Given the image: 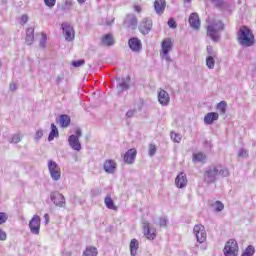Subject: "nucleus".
Here are the masks:
<instances>
[{
  "label": "nucleus",
  "instance_id": "obj_33",
  "mask_svg": "<svg viewBox=\"0 0 256 256\" xmlns=\"http://www.w3.org/2000/svg\"><path fill=\"white\" fill-rule=\"evenodd\" d=\"M217 110L220 111V113H222V115H225L227 113V102L221 101L217 105Z\"/></svg>",
  "mask_w": 256,
  "mask_h": 256
},
{
  "label": "nucleus",
  "instance_id": "obj_1",
  "mask_svg": "<svg viewBox=\"0 0 256 256\" xmlns=\"http://www.w3.org/2000/svg\"><path fill=\"white\" fill-rule=\"evenodd\" d=\"M219 177H229V169L222 166H210L204 172V183H215Z\"/></svg>",
  "mask_w": 256,
  "mask_h": 256
},
{
  "label": "nucleus",
  "instance_id": "obj_49",
  "mask_svg": "<svg viewBox=\"0 0 256 256\" xmlns=\"http://www.w3.org/2000/svg\"><path fill=\"white\" fill-rule=\"evenodd\" d=\"M7 240V233H5V231H3L0 228V241H6Z\"/></svg>",
  "mask_w": 256,
  "mask_h": 256
},
{
  "label": "nucleus",
  "instance_id": "obj_39",
  "mask_svg": "<svg viewBox=\"0 0 256 256\" xmlns=\"http://www.w3.org/2000/svg\"><path fill=\"white\" fill-rule=\"evenodd\" d=\"M46 43H47V34H45V33L42 32V38L40 39L39 46H40L42 49H45Z\"/></svg>",
  "mask_w": 256,
  "mask_h": 256
},
{
  "label": "nucleus",
  "instance_id": "obj_3",
  "mask_svg": "<svg viewBox=\"0 0 256 256\" xmlns=\"http://www.w3.org/2000/svg\"><path fill=\"white\" fill-rule=\"evenodd\" d=\"M225 29V25L221 20H214L207 26V35L214 41V43H218L221 39V31Z\"/></svg>",
  "mask_w": 256,
  "mask_h": 256
},
{
  "label": "nucleus",
  "instance_id": "obj_24",
  "mask_svg": "<svg viewBox=\"0 0 256 256\" xmlns=\"http://www.w3.org/2000/svg\"><path fill=\"white\" fill-rule=\"evenodd\" d=\"M101 45L103 47H111L115 45V39H113V35L106 34L105 36H103L101 39Z\"/></svg>",
  "mask_w": 256,
  "mask_h": 256
},
{
  "label": "nucleus",
  "instance_id": "obj_52",
  "mask_svg": "<svg viewBox=\"0 0 256 256\" xmlns=\"http://www.w3.org/2000/svg\"><path fill=\"white\" fill-rule=\"evenodd\" d=\"M9 88H10V91H17V84L12 82L10 83Z\"/></svg>",
  "mask_w": 256,
  "mask_h": 256
},
{
  "label": "nucleus",
  "instance_id": "obj_57",
  "mask_svg": "<svg viewBox=\"0 0 256 256\" xmlns=\"http://www.w3.org/2000/svg\"><path fill=\"white\" fill-rule=\"evenodd\" d=\"M44 219H45V224L48 225L49 224V214H45Z\"/></svg>",
  "mask_w": 256,
  "mask_h": 256
},
{
  "label": "nucleus",
  "instance_id": "obj_18",
  "mask_svg": "<svg viewBox=\"0 0 256 256\" xmlns=\"http://www.w3.org/2000/svg\"><path fill=\"white\" fill-rule=\"evenodd\" d=\"M68 143L74 151H81V142H79V137L77 135H70L68 138Z\"/></svg>",
  "mask_w": 256,
  "mask_h": 256
},
{
  "label": "nucleus",
  "instance_id": "obj_11",
  "mask_svg": "<svg viewBox=\"0 0 256 256\" xmlns=\"http://www.w3.org/2000/svg\"><path fill=\"white\" fill-rule=\"evenodd\" d=\"M62 31L66 41H73L75 39V30L68 22L62 23Z\"/></svg>",
  "mask_w": 256,
  "mask_h": 256
},
{
  "label": "nucleus",
  "instance_id": "obj_4",
  "mask_svg": "<svg viewBox=\"0 0 256 256\" xmlns=\"http://www.w3.org/2000/svg\"><path fill=\"white\" fill-rule=\"evenodd\" d=\"M171 51H173V41L171 40V38H166L161 43L160 57H162V59H165L167 63H171L173 61V59H171V56L169 55Z\"/></svg>",
  "mask_w": 256,
  "mask_h": 256
},
{
  "label": "nucleus",
  "instance_id": "obj_41",
  "mask_svg": "<svg viewBox=\"0 0 256 256\" xmlns=\"http://www.w3.org/2000/svg\"><path fill=\"white\" fill-rule=\"evenodd\" d=\"M155 153H157V147L155 146V144H150V146H149V156L153 157V155H155Z\"/></svg>",
  "mask_w": 256,
  "mask_h": 256
},
{
  "label": "nucleus",
  "instance_id": "obj_40",
  "mask_svg": "<svg viewBox=\"0 0 256 256\" xmlns=\"http://www.w3.org/2000/svg\"><path fill=\"white\" fill-rule=\"evenodd\" d=\"M9 219V216L5 212H0V225H3V223H7V220Z\"/></svg>",
  "mask_w": 256,
  "mask_h": 256
},
{
  "label": "nucleus",
  "instance_id": "obj_42",
  "mask_svg": "<svg viewBox=\"0 0 256 256\" xmlns=\"http://www.w3.org/2000/svg\"><path fill=\"white\" fill-rule=\"evenodd\" d=\"M135 115H137V109L128 110L126 112V117L128 119H131L132 117H135Z\"/></svg>",
  "mask_w": 256,
  "mask_h": 256
},
{
  "label": "nucleus",
  "instance_id": "obj_47",
  "mask_svg": "<svg viewBox=\"0 0 256 256\" xmlns=\"http://www.w3.org/2000/svg\"><path fill=\"white\" fill-rule=\"evenodd\" d=\"M47 7H55L56 0H44Z\"/></svg>",
  "mask_w": 256,
  "mask_h": 256
},
{
  "label": "nucleus",
  "instance_id": "obj_13",
  "mask_svg": "<svg viewBox=\"0 0 256 256\" xmlns=\"http://www.w3.org/2000/svg\"><path fill=\"white\" fill-rule=\"evenodd\" d=\"M153 28V21L151 19L145 18L139 25V31L142 35H148V33Z\"/></svg>",
  "mask_w": 256,
  "mask_h": 256
},
{
  "label": "nucleus",
  "instance_id": "obj_32",
  "mask_svg": "<svg viewBox=\"0 0 256 256\" xmlns=\"http://www.w3.org/2000/svg\"><path fill=\"white\" fill-rule=\"evenodd\" d=\"M211 207H213L214 211H216L217 213L225 209V205H223V202L221 201H215L214 203L211 204Z\"/></svg>",
  "mask_w": 256,
  "mask_h": 256
},
{
  "label": "nucleus",
  "instance_id": "obj_48",
  "mask_svg": "<svg viewBox=\"0 0 256 256\" xmlns=\"http://www.w3.org/2000/svg\"><path fill=\"white\" fill-rule=\"evenodd\" d=\"M249 153L245 149H240L238 152V157H248Z\"/></svg>",
  "mask_w": 256,
  "mask_h": 256
},
{
  "label": "nucleus",
  "instance_id": "obj_30",
  "mask_svg": "<svg viewBox=\"0 0 256 256\" xmlns=\"http://www.w3.org/2000/svg\"><path fill=\"white\" fill-rule=\"evenodd\" d=\"M137 249H139V241H137V239H132L130 242V253L132 256L137 255Z\"/></svg>",
  "mask_w": 256,
  "mask_h": 256
},
{
  "label": "nucleus",
  "instance_id": "obj_59",
  "mask_svg": "<svg viewBox=\"0 0 256 256\" xmlns=\"http://www.w3.org/2000/svg\"><path fill=\"white\" fill-rule=\"evenodd\" d=\"M64 255L71 256V252H66Z\"/></svg>",
  "mask_w": 256,
  "mask_h": 256
},
{
  "label": "nucleus",
  "instance_id": "obj_35",
  "mask_svg": "<svg viewBox=\"0 0 256 256\" xmlns=\"http://www.w3.org/2000/svg\"><path fill=\"white\" fill-rule=\"evenodd\" d=\"M170 137L174 143H181V139H183L181 134L175 132H171Z\"/></svg>",
  "mask_w": 256,
  "mask_h": 256
},
{
  "label": "nucleus",
  "instance_id": "obj_12",
  "mask_svg": "<svg viewBox=\"0 0 256 256\" xmlns=\"http://www.w3.org/2000/svg\"><path fill=\"white\" fill-rule=\"evenodd\" d=\"M103 170L108 175H113L117 171V162L112 159H107L103 163Z\"/></svg>",
  "mask_w": 256,
  "mask_h": 256
},
{
  "label": "nucleus",
  "instance_id": "obj_16",
  "mask_svg": "<svg viewBox=\"0 0 256 256\" xmlns=\"http://www.w3.org/2000/svg\"><path fill=\"white\" fill-rule=\"evenodd\" d=\"M187 174H185V172H180L176 179H175V185L178 189H185V187H187Z\"/></svg>",
  "mask_w": 256,
  "mask_h": 256
},
{
  "label": "nucleus",
  "instance_id": "obj_29",
  "mask_svg": "<svg viewBox=\"0 0 256 256\" xmlns=\"http://www.w3.org/2000/svg\"><path fill=\"white\" fill-rule=\"evenodd\" d=\"M60 125L61 127H69V125H71V118L66 115V114H62L60 115Z\"/></svg>",
  "mask_w": 256,
  "mask_h": 256
},
{
  "label": "nucleus",
  "instance_id": "obj_34",
  "mask_svg": "<svg viewBox=\"0 0 256 256\" xmlns=\"http://www.w3.org/2000/svg\"><path fill=\"white\" fill-rule=\"evenodd\" d=\"M253 255H255V247L253 245H249L242 253V256H253Z\"/></svg>",
  "mask_w": 256,
  "mask_h": 256
},
{
  "label": "nucleus",
  "instance_id": "obj_60",
  "mask_svg": "<svg viewBox=\"0 0 256 256\" xmlns=\"http://www.w3.org/2000/svg\"><path fill=\"white\" fill-rule=\"evenodd\" d=\"M184 1H186L187 3L191 2V0H184Z\"/></svg>",
  "mask_w": 256,
  "mask_h": 256
},
{
  "label": "nucleus",
  "instance_id": "obj_44",
  "mask_svg": "<svg viewBox=\"0 0 256 256\" xmlns=\"http://www.w3.org/2000/svg\"><path fill=\"white\" fill-rule=\"evenodd\" d=\"M41 137H43V130H42V129H40V130H38V131L36 132L35 137H34V140H35L37 143H39Z\"/></svg>",
  "mask_w": 256,
  "mask_h": 256
},
{
  "label": "nucleus",
  "instance_id": "obj_7",
  "mask_svg": "<svg viewBox=\"0 0 256 256\" xmlns=\"http://www.w3.org/2000/svg\"><path fill=\"white\" fill-rule=\"evenodd\" d=\"M48 169L53 181H59V179H61V168L55 161H48Z\"/></svg>",
  "mask_w": 256,
  "mask_h": 256
},
{
  "label": "nucleus",
  "instance_id": "obj_37",
  "mask_svg": "<svg viewBox=\"0 0 256 256\" xmlns=\"http://www.w3.org/2000/svg\"><path fill=\"white\" fill-rule=\"evenodd\" d=\"M215 59L216 58L206 57V67L215 69Z\"/></svg>",
  "mask_w": 256,
  "mask_h": 256
},
{
  "label": "nucleus",
  "instance_id": "obj_45",
  "mask_svg": "<svg viewBox=\"0 0 256 256\" xmlns=\"http://www.w3.org/2000/svg\"><path fill=\"white\" fill-rule=\"evenodd\" d=\"M20 141H21V136L19 134H14L12 136V139H11L10 143L17 144V143H20Z\"/></svg>",
  "mask_w": 256,
  "mask_h": 256
},
{
  "label": "nucleus",
  "instance_id": "obj_38",
  "mask_svg": "<svg viewBox=\"0 0 256 256\" xmlns=\"http://www.w3.org/2000/svg\"><path fill=\"white\" fill-rule=\"evenodd\" d=\"M71 7H73V2L70 0H67L63 5H62V11H71Z\"/></svg>",
  "mask_w": 256,
  "mask_h": 256
},
{
  "label": "nucleus",
  "instance_id": "obj_6",
  "mask_svg": "<svg viewBox=\"0 0 256 256\" xmlns=\"http://www.w3.org/2000/svg\"><path fill=\"white\" fill-rule=\"evenodd\" d=\"M193 232L198 243H205L207 241V231H205V226L196 224L193 228Z\"/></svg>",
  "mask_w": 256,
  "mask_h": 256
},
{
  "label": "nucleus",
  "instance_id": "obj_9",
  "mask_svg": "<svg viewBox=\"0 0 256 256\" xmlns=\"http://www.w3.org/2000/svg\"><path fill=\"white\" fill-rule=\"evenodd\" d=\"M29 229L33 235H39L41 231V217L34 215L29 222Z\"/></svg>",
  "mask_w": 256,
  "mask_h": 256
},
{
  "label": "nucleus",
  "instance_id": "obj_27",
  "mask_svg": "<svg viewBox=\"0 0 256 256\" xmlns=\"http://www.w3.org/2000/svg\"><path fill=\"white\" fill-rule=\"evenodd\" d=\"M55 137H59V129H57V126L55 124H51V131L48 136V141H53Z\"/></svg>",
  "mask_w": 256,
  "mask_h": 256
},
{
  "label": "nucleus",
  "instance_id": "obj_20",
  "mask_svg": "<svg viewBox=\"0 0 256 256\" xmlns=\"http://www.w3.org/2000/svg\"><path fill=\"white\" fill-rule=\"evenodd\" d=\"M215 121H219V114L217 112H209L204 116L205 125H213Z\"/></svg>",
  "mask_w": 256,
  "mask_h": 256
},
{
  "label": "nucleus",
  "instance_id": "obj_36",
  "mask_svg": "<svg viewBox=\"0 0 256 256\" xmlns=\"http://www.w3.org/2000/svg\"><path fill=\"white\" fill-rule=\"evenodd\" d=\"M206 51H207V55H208L207 57L217 59V51H215V49H213L212 46H207Z\"/></svg>",
  "mask_w": 256,
  "mask_h": 256
},
{
  "label": "nucleus",
  "instance_id": "obj_25",
  "mask_svg": "<svg viewBox=\"0 0 256 256\" xmlns=\"http://www.w3.org/2000/svg\"><path fill=\"white\" fill-rule=\"evenodd\" d=\"M33 41H35V29L28 28L26 30V43L27 45H33Z\"/></svg>",
  "mask_w": 256,
  "mask_h": 256
},
{
  "label": "nucleus",
  "instance_id": "obj_19",
  "mask_svg": "<svg viewBox=\"0 0 256 256\" xmlns=\"http://www.w3.org/2000/svg\"><path fill=\"white\" fill-rule=\"evenodd\" d=\"M137 157V150L132 148L130 150H128L125 155H124V161L128 164V165H133V163H135V159Z\"/></svg>",
  "mask_w": 256,
  "mask_h": 256
},
{
  "label": "nucleus",
  "instance_id": "obj_10",
  "mask_svg": "<svg viewBox=\"0 0 256 256\" xmlns=\"http://www.w3.org/2000/svg\"><path fill=\"white\" fill-rule=\"evenodd\" d=\"M50 199L56 207L63 208L66 205L65 196L57 191L50 194Z\"/></svg>",
  "mask_w": 256,
  "mask_h": 256
},
{
  "label": "nucleus",
  "instance_id": "obj_15",
  "mask_svg": "<svg viewBox=\"0 0 256 256\" xmlns=\"http://www.w3.org/2000/svg\"><path fill=\"white\" fill-rule=\"evenodd\" d=\"M158 101L160 105H163V107H167L169 105V101H171V96H169V93L163 89L158 90Z\"/></svg>",
  "mask_w": 256,
  "mask_h": 256
},
{
  "label": "nucleus",
  "instance_id": "obj_55",
  "mask_svg": "<svg viewBox=\"0 0 256 256\" xmlns=\"http://www.w3.org/2000/svg\"><path fill=\"white\" fill-rule=\"evenodd\" d=\"M214 3L217 5V7H221L223 5V0H214Z\"/></svg>",
  "mask_w": 256,
  "mask_h": 256
},
{
  "label": "nucleus",
  "instance_id": "obj_5",
  "mask_svg": "<svg viewBox=\"0 0 256 256\" xmlns=\"http://www.w3.org/2000/svg\"><path fill=\"white\" fill-rule=\"evenodd\" d=\"M142 229L144 237H146V239H148L149 241H154V239H156L157 230L151 225V223L144 221Z\"/></svg>",
  "mask_w": 256,
  "mask_h": 256
},
{
  "label": "nucleus",
  "instance_id": "obj_46",
  "mask_svg": "<svg viewBox=\"0 0 256 256\" xmlns=\"http://www.w3.org/2000/svg\"><path fill=\"white\" fill-rule=\"evenodd\" d=\"M84 63H85V60L80 59V60H77V61H73L72 65H73V67H81V66H83Z\"/></svg>",
  "mask_w": 256,
  "mask_h": 256
},
{
  "label": "nucleus",
  "instance_id": "obj_23",
  "mask_svg": "<svg viewBox=\"0 0 256 256\" xmlns=\"http://www.w3.org/2000/svg\"><path fill=\"white\" fill-rule=\"evenodd\" d=\"M189 24L193 29H199V27H201V21L199 20V14L192 13L189 17Z\"/></svg>",
  "mask_w": 256,
  "mask_h": 256
},
{
  "label": "nucleus",
  "instance_id": "obj_31",
  "mask_svg": "<svg viewBox=\"0 0 256 256\" xmlns=\"http://www.w3.org/2000/svg\"><path fill=\"white\" fill-rule=\"evenodd\" d=\"M104 203L107 209H112V211H117V206L115 205V202H113V199L111 198V196H107L104 199Z\"/></svg>",
  "mask_w": 256,
  "mask_h": 256
},
{
  "label": "nucleus",
  "instance_id": "obj_22",
  "mask_svg": "<svg viewBox=\"0 0 256 256\" xmlns=\"http://www.w3.org/2000/svg\"><path fill=\"white\" fill-rule=\"evenodd\" d=\"M167 3L165 0H155L154 2V10L156 11L157 15H163L165 13V7Z\"/></svg>",
  "mask_w": 256,
  "mask_h": 256
},
{
  "label": "nucleus",
  "instance_id": "obj_53",
  "mask_svg": "<svg viewBox=\"0 0 256 256\" xmlns=\"http://www.w3.org/2000/svg\"><path fill=\"white\" fill-rule=\"evenodd\" d=\"M63 79H65V77L63 75L57 76L56 83H58V84L61 83V81H63Z\"/></svg>",
  "mask_w": 256,
  "mask_h": 256
},
{
  "label": "nucleus",
  "instance_id": "obj_54",
  "mask_svg": "<svg viewBox=\"0 0 256 256\" xmlns=\"http://www.w3.org/2000/svg\"><path fill=\"white\" fill-rule=\"evenodd\" d=\"M82 135H83V133L81 132V128H77L76 129V137H78V139H79V137H82Z\"/></svg>",
  "mask_w": 256,
  "mask_h": 256
},
{
  "label": "nucleus",
  "instance_id": "obj_26",
  "mask_svg": "<svg viewBox=\"0 0 256 256\" xmlns=\"http://www.w3.org/2000/svg\"><path fill=\"white\" fill-rule=\"evenodd\" d=\"M97 255H99V251L95 246H87L82 254V256H97Z\"/></svg>",
  "mask_w": 256,
  "mask_h": 256
},
{
  "label": "nucleus",
  "instance_id": "obj_51",
  "mask_svg": "<svg viewBox=\"0 0 256 256\" xmlns=\"http://www.w3.org/2000/svg\"><path fill=\"white\" fill-rule=\"evenodd\" d=\"M27 21H29V16H27V14L22 15L21 16L22 25H25V23H27Z\"/></svg>",
  "mask_w": 256,
  "mask_h": 256
},
{
  "label": "nucleus",
  "instance_id": "obj_14",
  "mask_svg": "<svg viewBox=\"0 0 256 256\" xmlns=\"http://www.w3.org/2000/svg\"><path fill=\"white\" fill-rule=\"evenodd\" d=\"M131 78L127 76L126 78H118L116 89L118 93H123V91H127L129 89V83Z\"/></svg>",
  "mask_w": 256,
  "mask_h": 256
},
{
  "label": "nucleus",
  "instance_id": "obj_2",
  "mask_svg": "<svg viewBox=\"0 0 256 256\" xmlns=\"http://www.w3.org/2000/svg\"><path fill=\"white\" fill-rule=\"evenodd\" d=\"M237 41L241 47H253L255 45V35L249 27L242 26L238 30Z\"/></svg>",
  "mask_w": 256,
  "mask_h": 256
},
{
  "label": "nucleus",
  "instance_id": "obj_43",
  "mask_svg": "<svg viewBox=\"0 0 256 256\" xmlns=\"http://www.w3.org/2000/svg\"><path fill=\"white\" fill-rule=\"evenodd\" d=\"M168 26L170 27V29H177V22H175V19L170 18L168 20Z\"/></svg>",
  "mask_w": 256,
  "mask_h": 256
},
{
  "label": "nucleus",
  "instance_id": "obj_50",
  "mask_svg": "<svg viewBox=\"0 0 256 256\" xmlns=\"http://www.w3.org/2000/svg\"><path fill=\"white\" fill-rule=\"evenodd\" d=\"M159 227H167V218H160Z\"/></svg>",
  "mask_w": 256,
  "mask_h": 256
},
{
  "label": "nucleus",
  "instance_id": "obj_17",
  "mask_svg": "<svg viewBox=\"0 0 256 256\" xmlns=\"http://www.w3.org/2000/svg\"><path fill=\"white\" fill-rule=\"evenodd\" d=\"M137 23V17L134 14H128L124 21V25L128 29H137Z\"/></svg>",
  "mask_w": 256,
  "mask_h": 256
},
{
  "label": "nucleus",
  "instance_id": "obj_58",
  "mask_svg": "<svg viewBox=\"0 0 256 256\" xmlns=\"http://www.w3.org/2000/svg\"><path fill=\"white\" fill-rule=\"evenodd\" d=\"M78 1V3L80 4V5H83V3H85V1H87V0H77Z\"/></svg>",
  "mask_w": 256,
  "mask_h": 256
},
{
  "label": "nucleus",
  "instance_id": "obj_8",
  "mask_svg": "<svg viewBox=\"0 0 256 256\" xmlns=\"http://www.w3.org/2000/svg\"><path fill=\"white\" fill-rule=\"evenodd\" d=\"M223 251L225 256H237V253H239V245H237V241L229 240Z\"/></svg>",
  "mask_w": 256,
  "mask_h": 256
},
{
  "label": "nucleus",
  "instance_id": "obj_56",
  "mask_svg": "<svg viewBox=\"0 0 256 256\" xmlns=\"http://www.w3.org/2000/svg\"><path fill=\"white\" fill-rule=\"evenodd\" d=\"M134 11H136V13H141V6L135 5L134 6Z\"/></svg>",
  "mask_w": 256,
  "mask_h": 256
},
{
  "label": "nucleus",
  "instance_id": "obj_28",
  "mask_svg": "<svg viewBox=\"0 0 256 256\" xmlns=\"http://www.w3.org/2000/svg\"><path fill=\"white\" fill-rule=\"evenodd\" d=\"M206 159H207V156H205L203 152H198L193 154L194 163H204Z\"/></svg>",
  "mask_w": 256,
  "mask_h": 256
},
{
  "label": "nucleus",
  "instance_id": "obj_21",
  "mask_svg": "<svg viewBox=\"0 0 256 256\" xmlns=\"http://www.w3.org/2000/svg\"><path fill=\"white\" fill-rule=\"evenodd\" d=\"M128 45L131 51H134L135 53H139V51H141V40L138 38L129 39Z\"/></svg>",
  "mask_w": 256,
  "mask_h": 256
}]
</instances>
